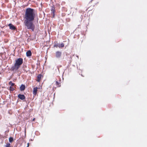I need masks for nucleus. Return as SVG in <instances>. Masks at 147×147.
I'll return each mask as SVG.
<instances>
[{
    "instance_id": "obj_4",
    "label": "nucleus",
    "mask_w": 147,
    "mask_h": 147,
    "mask_svg": "<svg viewBox=\"0 0 147 147\" xmlns=\"http://www.w3.org/2000/svg\"><path fill=\"white\" fill-rule=\"evenodd\" d=\"M55 7L54 6H52L51 9V15H52L53 17L54 18L55 17Z\"/></svg>"
},
{
    "instance_id": "obj_10",
    "label": "nucleus",
    "mask_w": 147,
    "mask_h": 147,
    "mask_svg": "<svg viewBox=\"0 0 147 147\" xmlns=\"http://www.w3.org/2000/svg\"><path fill=\"white\" fill-rule=\"evenodd\" d=\"M25 86L23 84H22L20 87V90L21 91L24 90L25 89Z\"/></svg>"
},
{
    "instance_id": "obj_7",
    "label": "nucleus",
    "mask_w": 147,
    "mask_h": 147,
    "mask_svg": "<svg viewBox=\"0 0 147 147\" xmlns=\"http://www.w3.org/2000/svg\"><path fill=\"white\" fill-rule=\"evenodd\" d=\"M18 97L22 100H23L25 99V97L23 94H19L18 96Z\"/></svg>"
},
{
    "instance_id": "obj_12",
    "label": "nucleus",
    "mask_w": 147,
    "mask_h": 147,
    "mask_svg": "<svg viewBox=\"0 0 147 147\" xmlns=\"http://www.w3.org/2000/svg\"><path fill=\"white\" fill-rule=\"evenodd\" d=\"M64 46V44L63 43H61L60 44H59V48H62Z\"/></svg>"
},
{
    "instance_id": "obj_11",
    "label": "nucleus",
    "mask_w": 147,
    "mask_h": 147,
    "mask_svg": "<svg viewBox=\"0 0 147 147\" xmlns=\"http://www.w3.org/2000/svg\"><path fill=\"white\" fill-rule=\"evenodd\" d=\"M55 84L56 85L57 87H60L61 86V84L60 82H59L57 81H56L55 82Z\"/></svg>"
},
{
    "instance_id": "obj_1",
    "label": "nucleus",
    "mask_w": 147,
    "mask_h": 147,
    "mask_svg": "<svg viewBox=\"0 0 147 147\" xmlns=\"http://www.w3.org/2000/svg\"><path fill=\"white\" fill-rule=\"evenodd\" d=\"M35 16L34 9L30 8L26 9L24 18L25 19L24 23L27 29H31L32 31H34L35 29V26L32 21Z\"/></svg>"
},
{
    "instance_id": "obj_3",
    "label": "nucleus",
    "mask_w": 147,
    "mask_h": 147,
    "mask_svg": "<svg viewBox=\"0 0 147 147\" xmlns=\"http://www.w3.org/2000/svg\"><path fill=\"white\" fill-rule=\"evenodd\" d=\"M61 55V53L59 51H57L56 52L55 56L57 58H60Z\"/></svg>"
},
{
    "instance_id": "obj_19",
    "label": "nucleus",
    "mask_w": 147,
    "mask_h": 147,
    "mask_svg": "<svg viewBox=\"0 0 147 147\" xmlns=\"http://www.w3.org/2000/svg\"><path fill=\"white\" fill-rule=\"evenodd\" d=\"M25 133L26 134V128H25Z\"/></svg>"
},
{
    "instance_id": "obj_15",
    "label": "nucleus",
    "mask_w": 147,
    "mask_h": 147,
    "mask_svg": "<svg viewBox=\"0 0 147 147\" xmlns=\"http://www.w3.org/2000/svg\"><path fill=\"white\" fill-rule=\"evenodd\" d=\"M5 147H11L10 144L9 143H7L5 146Z\"/></svg>"
},
{
    "instance_id": "obj_9",
    "label": "nucleus",
    "mask_w": 147,
    "mask_h": 147,
    "mask_svg": "<svg viewBox=\"0 0 147 147\" xmlns=\"http://www.w3.org/2000/svg\"><path fill=\"white\" fill-rule=\"evenodd\" d=\"M26 56L27 57H30L32 55V52L30 50L28 51L26 53Z\"/></svg>"
},
{
    "instance_id": "obj_16",
    "label": "nucleus",
    "mask_w": 147,
    "mask_h": 147,
    "mask_svg": "<svg viewBox=\"0 0 147 147\" xmlns=\"http://www.w3.org/2000/svg\"><path fill=\"white\" fill-rule=\"evenodd\" d=\"M9 88L10 91H13L14 90L13 88L11 86H10Z\"/></svg>"
},
{
    "instance_id": "obj_13",
    "label": "nucleus",
    "mask_w": 147,
    "mask_h": 147,
    "mask_svg": "<svg viewBox=\"0 0 147 147\" xmlns=\"http://www.w3.org/2000/svg\"><path fill=\"white\" fill-rule=\"evenodd\" d=\"M9 85H11L10 86L12 87L13 86H14L15 85V84L12 83L11 82V81H10L9 82Z\"/></svg>"
},
{
    "instance_id": "obj_6",
    "label": "nucleus",
    "mask_w": 147,
    "mask_h": 147,
    "mask_svg": "<svg viewBox=\"0 0 147 147\" xmlns=\"http://www.w3.org/2000/svg\"><path fill=\"white\" fill-rule=\"evenodd\" d=\"M9 26V27L10 29L12 30H15L16 28L12 24H9L8 25Z\"/></svg>"
},
{
    "instance_id": "obj_8",
    "label": "nucleus",
    "mask_w": 147,
    "mask_h": 147,
    "mask_svg": "<svg viewBox=\"0 0 147 147\" xmlns=\"http://www.w3.org/2000/svg\"><path fill=\"white\" fill-rule=\"evenodd\" d=\"M42 77V75L39 74L37 76V79L36 80V81L38 82H39L40 81V80L41 79V78Z\"/></svg>"
},
{
    "instance_id": "obj_14",
    "label": "nucleus",
    "mask_w": 147,
    "mask_h": 147,
    "mask_svg": "<svg viewBox=\"0 0 147 147\" xmlns=\"http://www.w3.org/2000/svg\"><path fill=\"white\" fill-rule=\"evenodd\" d=\"M13 141V139L12 137H10L9 138V142L11 143Z\"/></svg>"
},
{
    "instance_id": "obj_2",
    "label": "nucleus",
    "mask_w": 147,
    "mask_h": 147,
    "mask_svg": "<svg viewBox=\"0 0 147 147\" xmlns=\"http://www.w3.org/2000/svg\"><path fill=\"white\" fill-rule=\"evenodd\" d=\"M23 63V59L22 58H19L15 60L14 66L12 67L13 71L17 70Z\"/></svg>"
},
{
    "instance_id": "obj_20",
    "label": "nucleus",
    "mask_w": 147,
    "mask_h": 147,
    "mask_svg": "<svg viewBox=\"0 0 147 147\" xmlns=\"http://www.w3.org/2000/svg\"><path fill=\"white\" fill-rule=\"evenodd\" d=\"M34 120H35V118H34L32 120V121H34Z\"/></svg>"
},
{
    "instance_id": "obj_18",
    "label": "nucleus",
    "mask_w": 147,
    "mask_h": 147,
    "mask_svg": "<svg viewBox=\"0 0 147 147\" xmlns=\"http://www.w3.org/2000/svg\"><path fill=\"white\" fill-rule=\"evenodd\" d=\"M29 143H28L27 144V146L26 147H28L29 146Z\"/></svg>"
},
{
    "instance_id": "obj_17",
    "label": "nucleus",
    "mask_w": 147,
    "mask_h": 147,
    "mask_svg": "<svg viewBox=\"0 0 147 147\" xmlns=\"http://www.w3.org/2000/svg\"><path fill=\"white\" fill-rule=\"evenodd\" d=\"M54 47H56V48L59 47V45L57 43V44H55L54 45Z\"/></svg>"
},
{
    "instance_id": "obj_21",
    "label": "nucleus",
    "mask_w": 147,
    "mask_h": 147,
    "mask_svg": "<svg viewBox=\"0 0 147 147\" xmlns=\"http://www.w3.org/2000/svg\"><path fill=\"white\" fill-rule=\"evenodd\" d=\"M82 75V76H83V77H84V76H82V75Z\"/></svg>"
},
{
    "instance_id": "obj_5",
    "label": "nucleus",
    "mask_w": 147,
    "mask_h": 147,
    "mask_svg": "<svg viewBox=\"0 0 147 147\" xmlns=\"http://www.w3.org/2000/svg\"><path fill=\"white\" fill-rule=\"evenodd\" d=\"M38 88L37 87H35L33 88L32 93L34 96H35L36 95L38 91Z\"/></svg>"
}]
</instances>
